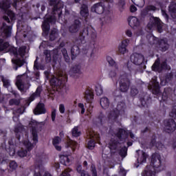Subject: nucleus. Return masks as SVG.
Masks as SVG:
<instances>
[{
  "label": "nucleus",
  "instance_id": "1",
  "mask_svg": "<svg viewBox=\"0 0 176 176\" xmlns=\"http://www.w3.org/2000/svg\"><path fill=\"white\" fill-rule=\"evenodd\" d=\"M49 5L52 7V15H45L41 25L43 36H48L50 32V24H56V19H60L63 16L64 3L61 0H48Z\"/></svg>",
  "mask_w": 176,
  "mask_h": 176
},
{
  "label": "nucleus",
  "instance_id": "2",
  "mask_svg": "<svg viewBox=\"0 0 176 176\" xmlns=\"http://www.w3.org/2000/svg\"><path fill=\"white\" fill-rule=\"evenodd\" d=\"M80 38L81 43L85 44V47L82 48L85 53H89V50H91V58L94 56V50H96V41L97 39V32L91 26H87L82 30L80 32Z\"/></svg>",
  "mask_w": 176,
  "mask_h": 176
},
{
  "label": "nucleus",
  "instance_id": "3",
  "mask_svg": "<svg viewBox=\"0 0 176 176\" xmlns=\"http://www.w3.org/2000/svg\"><path fill=\"white\" fill-rule=\"evenodd\" d=\"M166 166L162 164V157L154 153L151 156V165H147L142 173V176H156V173L163 171Z\"/></svg>",
  "mask_w": 176,
  "mask_h": 176
},
{
  "label": "nucleus",
  "instance_id": "4",
  "mask_svg": "<svg viewBox=\"0 0 176 176\" xmlns=\"http://www.w3.org/2000/svg\"><path fill=\"white\" fill-rule=\"evenodd\" d=\"M10 8V0H2L0 1V9L1 10H3L6 12V14L3 16V20L4 21H6L8 24H10V20L11 21H14V20H16V13L12 11L11 10H8ZM10 17V19H9Z\"/></svg>",
  "mask_w": 176,
  "mask_h": 176
},
{
  "label": "nucleus",
  "instance_id": "5",
  "mask_svg": "<svg viewBox=\"0 0 176 176\" xmlns=\"http://www.w3.org/2000/svg\"><path fill=\"white\" fill-rule=\"evenodd\" d=\"M68 82V75L62 72L58 77H53L50 80V83L52 87H54L57 90H61L65 87L66 83Z\"/></svg>",
  "mask_w": 176,
  "mask_h": 176
},
{
  "label": "nucleus",
  "instance_id": "6",
  "mask_svg": "<svg viewBox=\"0 0 176 176\" xmlns=\"http://www.w3.org/2000/svg\"><path fill=\"white\" fill-rule=\"evenodd\" d=\"M124 116L126 115V103L123 102H120L117 104V107L110 111L109 114V119L110 120H116L118 118H119V116Z\"/></svg>",
  "mask_w": 176,
  "mask_h": 176
},
{
  "label": "nucleus",
  "instance_id": "7",
  "mask_svg": "<svg viewBox=\"0 0 176 176\" xmlns=\"http://www.w3.org/2000/svg\"><path fill=\"white\" fill-rule=\"evenodd\" d=\"M152 38L148 39V43L150 45H156V43L158 44V49L161 52H167L168 50V47H170V45H168V43L167 41L164 39L159 40V38H155V37L151 36Z\"/></svg>",
  "mask_w": 176,
  "mask_h": 176
},
{
  "label": "nucleus",
  "instance_id": "8",
  "mask_svg": "<svg viewBox=\"0 0 176 176\" xmlns=\"http://www.w3.org/2000/svg\"><path fill=\"white\" fill-rule=\"evenodd\" d=\"M152 71L154 72H163V71H167L168 69V65L167 61L164 60L160 63V58H157L151 67Z\"/></svg>",
  "mask_w": 176,
  "mask_h": 176
},
{
  "label": "nucleus",
  "instance_id": "9",
  "mask_svg": "<svg viewBox=\"0 0 176 176\" xmlns=\"http://www.w3.org/2000/svg\"><path fill=\"white\" fill-rule=\"evenodd\" d=\"M9 47V51L10 53L14 54V57H17L19 56V50L16 47L10 46L9 42L3 40V38H0V52H6Z\"/></svg>",
  "mask_w": 176,
  "mask_h": 176
},
{
  "label": "nucleus",
  "instance_id": "10",
  "mask_svg": "<svg viewBox=\"0 0 176 176\" xmlns=\"http://www.w3.org/2000/svg\"><path fill=\"white\" fill-rule=\"evenodd\" d=\"M113 3H108L102 1L100 3H97L94 4L91 8V12H94V13H97V14H102L104 13V10H105V8H111V5H112Z\"/></svg>",
  "mask_w": 176,
  "mask_h": 176
},
{
  "label": "nucleus",
  "instance_id": "11",
  "mask_svg": "<svg viewBox=\"0 0 176 176\" xmlns=\"http://www.w3.org/2000/svg\"><path fill=\"white\" fill-rule=\"evenodd\" d=\"M130 135L131 138H134V133L129 132L123 128H119L116 133V137L120 140V141H124L129 138Z\"/></svg>",
  "mask_w": 176,
  "mask_h": 176
},
{
  "label": "nucleus",
  "instance_id": "12",
  "mask_svg": "<svg viewBox=\"0 0 176 176\" xmlns=\"http://www.w3.org/2000/svg\"><path fill=\"white\" fill-rule=\"evenodd\" d=\"M30 79L28 76L24 74L23 76H18L16 77V85L21 91H23L25 83H30Z\"/></svg>",
  "mask_w": 176,
  "mask_h": 176
},
{
  "label": "nucleus",
  "instance_id": "13",
  "mask_svg": "<svg viewBox=\"0 0 176 176\" xmlns=\"http://www.w3.org/2000/svg\"><path fill=\"white\" fill-rule=\"evenodd\" d=\"M164 131L168 133V134H171L174 133V131L176 130V123L174 119H168L164 121Z\"/></svg>",
  "mask_w": 176,
  "mask_h": 176
},
{
  "label": "nucleus",
  "instance_id": "14",
  "mask_svg": "<svg viewBox=\"0 0 176 176\" xmlns=\"http://www.w3.org/2000/svg\"><path fill=\"white\" fill-rule=\"evenodd\" d=\"M120 90L122 93H126L130 87V79L126 76H120Z\"/></svg>",
  "mask_w": 176,
  "mask_h": 176
},
{
  "label": "nucleus",
  "instance_id": "15",
  "mask_svg": "<svg viewBox=\"0 0 176 176\" xmlns=\"http://www.w3.org/2000/svg\"><path fill=\"white\" fill-rule=\"evenodd\" d=\"M131 61L135 65H144V58L142 54L138 53H133L131 55Z\"/></svg>",
  "mask_w": 176,
  "mask_h": 176
},
{
  "label": "nucleus",
  "instance_id": "16",
  "mask_svg": "<svg viewBox=\"0 0 176 176\" xmlns=\"http://www.w3.org/2000/svg\"><path fill=\"white\" fill-rule=\"evenodd\" d=\"M1 32L4 38H10L12 36V26L8 25L6 23L3 22L1 28Z\"/></svg>",
  "mask_w": 176,
  "mask_h": 176
},
{
  "label": "nucleus",
  "instance_id": "17",
  "mask_svg": "<svg viewBox=\"0 0 176 176\" xmlns=\"http://www.w3.org/2000/svg\"><path fill=\"white\" fill-rule=\"evenodd\" d=\"M80 25H82V22L79 19H75L73 23L68 27L69 32L70 34H76L79 31Z\"/></svg>",
  "mask_w": 176,
  "mask_h": 176
},
{
  "label": "nucleus",
  "instance_id": "18",
  "mask_svg": "<svg viewBox=\"0 0 176 176\" xmlns=\"http://www.w3.org/2000/svg\"><path fill=\"white\" fill-rule=\"evenodd\" d=\"M150 89L152 91L153 94H155V96L162 94V92L160 91V85L156 80H155L153 85L150 86Z\"/></svg>",
  "mask_w": 176,
  "mask_h": 176
},
{
  "label": "nucleus",
  "instance_id": "19",
  "mask_svg": "<svg viewBox=\"0 0 176 176\" xmlns=\"http://www.w3.org/2000/svg\"><path fill=\"white\" fill-rule=\"evenodd\" d=\"M34 115H43L44 113H46V109L45 108V104L41 102H38L34 111Z\"/></svg>",
  "mask_w": 176,
  "mask_h": 176
},
{
  "label": "nucleus",
  "instance_id": "20",
  "mask_svg": "<svg viewBox=\"0 0 176 176\" xmlns=\"http://www.w3.org/2000/svg\"><path fill=\"white\" fill-rule=\"evenodd\" d=\"M129 43H130L129 39H125L122 41L121 45L118 47V52L120 54H124V53L127 52V46H129Z\"/></svg>",
  "mask_w": 176,
  "mask_h": 176
},
{
  "label": "nucleus",
  "instance_id": "21",
  "mask_svg": "<svg viewBox=\"0 0 176 176\" xmlns=\"http://www.w3.org/2000/svg\"><path fill=\"white\" fill-rule=\"evenodd\" d=\"M85 99L87 102L90 104L93 100H94V94L93 92V89H90V88H87L85 92Z\"/></svg>",
  "mask_w": 176,
  "mask_h": 176
},
{
  "label": "nucleus",
  "instance_id": "22",
  "mask_svg": "<svg viewBox=\"0 0 176 176\" xmlns=\"http://www.w3.org/2000/svg\"><path fill=\"white\" fill-rule=\"evenodd\" d=\"M129 25L131 28H134L135 27H140V20L137 19L135 16H131L128 19Z\"/></svg>",
  "mask_w": 176,
  "mask_h": 176
},
{
  "label": "nucleus",
  "instance_id": "23",
  "mask_svg": "<svg viewBox=\"0 0 176 176\" xmlns=\"http://www.w3.org/2000/svg\"><path fill=\"white\" fill-rule=\"evenodd\" d=\"M160 24V19L153 16L148 23L147 27L149 30H151L153 27H156Z\"/></svg>",
  "mask_w": 176,
  "mask_h": 176
},
{
  "label": "nucleus",
  "instance_id": "24",
  "mask_svg": "<svg viewBox=\"0 0 176 176\" xmlns=\"http://www.w3.org/2000/svg\"><path fill=\"white\" fill-rule=\"evenodd\" d=\"M80 68V65H76L75 66H74L71 69V72L73 73L72 74H71V76L77 78L78 76H76V74L77 75H80L81 74Z\"/></svg>",
  "mask_w": 176,
  "mask_h": 176
},
{
  "label": "nucleus",
  "instance_id": "25",
  "mask_svg": "<svg viewBox=\"0 0 176 176\" xmlns=\"http://www.w3.org/2000/svg\"><path fill=\"white\" fill-rule=\"evenodd\" d=\"M32 140L35 144L38 142V125L32 126Z\"/></svg>",
  "mask_w": 176,
  "mask_h": 176
},
{
  "label": "nucleus",
  "instance_id": "26",
  "mask_svg": "<svg viewBox=\"0 0 176 176\" xmlns=\"http://www.w3.org/2000/svg\"><path fill=\"white\" fill-rule=\"evenodd\" d=\"M80 14L82 17L87 19L89 16V7L85 4H83L80 8Z\"/></svg>",
  "mask_w": 176,
  "mask_h": 176
},
{
  "label": "nucleus",
  "instance_id": "27",
  "mask_svg": "<svg viewBox=\"0 0 176 176\" xmlns=\"http://www.w3.org/2000/svg\"><path fill=\"white\" fill-rule=\"evenodd\" d=\"M100 106L103 109H108L109 108V99L107 97H103L100 98Z\"/></svg>",
  "mask_w": 176,
  "mask_h": 176
},
{
  "label": "nucleus",
  "instance_id": "28",
  "mask_svg": "<svg viewBox=\"0 0 176 176\" xmlns=\"http://www.w3.org/2000/svg\"><path fill=\"white\" fill-rule=\"evenodd\" d=\"M60 141L61 138L58 136H56L52 140V145H54L55 149H56V151H58L59 152L61 151V146H58V144H60Z\"/></svg>",
  "mask_w": 176,
  "mask_h": 176
},
{
  "label": "nucleus",
  "instance_id": "29",
  "mask_svg": "<svg viewBox=\"0 0 176 176\" xmlns=\"http://www.w3.org/2000/svg\"><path fill=\"white\" fill-rule=\"evenodd\" d=\"M57 38H58V30L54 28L50 33V41L53 42V41H56Z\"/></svg>",
  "mask_w": 176,
  "mask_h": 176
},
{
  "label": "nucleus",
  "instance_id": "30",
  "mask_svg": "<svg viewBox=\"0 0 176 176\" xmlns=\"http://www.w3.org/2000/svg\"><path fill=\"white\" fill-rule=\"evenodd\" d=\"M118 145H119V140H111L109 143V148L110 151H116L118 149Z\"/></svg>",
  "mask_w": 176,
  "mask_h": 176
},
{
  "label": "nucleus",
  "instance_id": "31",
  "mask_svg": "<svg viewBox=\"0 0 176 176\" xmlns=\"http://www.w3.org/2000/svg\"><path fill=\"white\" fill-rule=\"evenodd\" d=\"M13 64L15 65V71H17L18 68L20 67H23L24 64H25V60H21L20 58H16L12 60Z\"/></svg>",
  "mask_w": 176,
  "mask_h": 176
},
{
  "label": "nucleus",
  "instance_id": "32",
  "mask_svg": "<svg viewBox=\"0 0 176 176\" xmlns=\"http://www.w3.org/2000/svg\"><path fill=\"white\" fill-rule=\"evenodd\" d=\"M168 8L172 19H176V3L174 2L170 3Z\"/></svg>",
  "mask_w": 176,
  "mask_h": 176
},
{
  "label": "nucleus",
  "instance_id": "33",
  "mask_svg": "<svg viewBox=\"0 0 176 176\" xmlns=\"http://www.w3.org/2000/svg\"><path fill=\"white\" fill-rule=\"evenodd\" d=\"M60 162L63 166H69L71 163V160L68 155H60Z\"/></svg>",
  "mask_w": 176,
  "mask_h": 176
},
{
  "label": "nucleus",
  "instance_id": "34",
  "mask_svg": "<svg viewBox=\"0 0 176 176\" xmlns=\"http://www.w3.org/2000/svg\"><path fill=\"white\" fill-rule=\"evenodd\" d=\"M79 46L74 45L71 47L72 60H74L76 58L78 54H79Z\"/></svg>",
  "mask_w": 176,
  "mask_h": 176
},
{
  "label": "nucleus",
  "instance_id": "35",
  "mask_svg": "<svg viewBox=\"0 0 176 176\" xmlns=\"http://www.w3.org/2000/svg\"><path fill=\"white\" fill-rule=\"evenodd\" d=\"M170 91H171V88H165L164 92L162 94L161 101H166L168 99V96H170Z\"/></svg>",
  "mask_w": 176,
  "mask_h": 176
},
{
  "label": "nucleus",
  "instance_id": "36",
  "mask_svg": "<svg viewBox=\"0 0 176 176\" xmlns=\"http://www.w3.org/2000/svg\"><path fill=\"white\" fill-rule=\"evenodd\" d=\"M23 129L24 127L21 126H19L14 128L15 137L18 141H20V138H21V131H23Z\"/></svg>",
  "mask_w": 176,
  "mask_h": 176
},
{
  "label": "nucleus",
  "instance_id": "37",
  "mask_svg": "<svg viewBox=\"0 0 176 176\" xmlns=\"http://www.w3.org/2000/svg\"><path fill=\"white\" fill-rule=\"evenodd\" d=\"M23 145L26 148L25 151H28V152H31V150L34 149V144L31 143L28 140L23 141Z\"/></svg>",
  "mask_w": 176,
  "mask_h": 176
},
{
  "label": "nucleus",
  "instance_id": "38",
  "mask_svg": "<svg viewBox=\"0 0 176 176\" xmlns=\"http://www.w3.org/2000/svg\"><path fill=\"white\" fill-rule=\"evenodd\" d=\"M26 52H27V46L25 45L21 46L18 49V56H20L21 58H24V57L25 56Z\"/></svg>",
  "mask_w": 176,
  "mask_h": 176
},
{
  "label": "nucleus",
  "instance_id": "39",
  "mask_svg": "<svg viewBox=\"0 0 176 176\" xmlns=\"http://www.w3.org/2000/svg\"><path fill=\"white\" fill-rule=\"evenodd\" d=\"M107 63H109V65L110 67H114V68H116V69H118V68H119V67L118 66V64L116 63L115 60H113V58H112V57L107 56Z\"/></svg>",
  "mask_w": 176,
  "mask_h": 176
},
{
  "label": "nucleus",
  "instance_id": "40",
  "mask_svg": "<svg viewBox=\"0 0 176 176\" xmlns=\"http://www.w3.org/2000/svg\"><path fill=\"white\" fill-rule=\"evenodd\" d=\"M107 119V117L102 113H100V115L97 117V122L98 124H100V126H102L104 123L105 122V120Z\"/></svg>",
  "mask_w": 176,
  "mask_h": 176
},
{
  "label": "nucleus",
  "instance_id": "41",
  "mask_svg": "<svg viewBox=\"0 0 176 176\" xmlns=\"http://www.w3.org/2000/svg\"><path fill=\"white\" fill-rule=\"evenodd\" d=\"M76 146H78V142L75 141L70 140L67 143V148H71L73 152L76 149Z\"/></svg>",
  "mask_w": 176,
  "mask_h": 176
},
{
  "label": "nucleus",
  "instance_id": "42",
  "mask_svg": "<svg viewBox=\"0 0 176 176\" xmlns=\"http://www.w3.org/2000/svg\"><path fill=\"white\" fill-rule=\"evenodd\" d=\"M140 101L142 107H146V108H148V107H149V102L151 101V98H147V99L145 100V98H140Z\"/></svg>",
  "mask_w": 176,
  "mask_h": 176
},
{
  "label": "nucleus",
  "instance_id": "43",
  "mask_svg": "<svg viewBox=\"0 0 176 176\" xmlns=\"http://www.w3.org/2000/svg\"><path fill=\"white\" fill-rule=\"evenodd\" d=\"M117 5L120 12H123V10H124V7L126 6V0H118Z\"/></svg>",
  "mask_w": 176,
  "mask_h": 176
},
{
  "label": "nucleus",
  "instance_id": "44",
  "mask_svg": "<svg viewBox=\"0 0 176 176\" xmlns=\"http://www.w3.org/2000/svg\"><path fill=\"white\" fill-rule=\"evenodd\" d=\"M127 151L128 148L126 146L120 149L119 155L121 156V157H126V156H127Z\"/></svg>",
  "mask_w": 176,
  "mask_h": 176
},
{
  "label": "nucleus",
  "instance_id": "45",
  "mask_svg": "<svg viewBox=\"0 0 176 176\" xmlns=\"http://www.w3.org/2000/svg\"><path fill=\"white\" fill-rule=\"evenodd\" d=\"M110 78H111L113 83L118 85V76H116V72L111 71L109 74Z\"/></svg>",
  "mask_w": 176,
  "mask_h": 176
},
{
  "label": "nucleus",
  "instance_id": "46",
  "mask_svg": "<svg viewBox=\"0 0 176 176\" xmlns=\"http://www.w3.org/2000/svg\"><path fill=\"white\" fill-rule=\"evenodd\" d=\"M9 167L11 171H14L16 170L17 167H19V164H17V162H16V161L12 160L10 161L9 163Z\"/></svg>",
  "mask_w": 176,
  "mask_h": 176
},
{
  "label": "nucleus",
  "instance_id": "47",
  "mask_svg": "<svg viewBox=\"0 0 176 176\" xmlns=\"http://www.w3.org/2000/svg\"><path fill=\"white\" fill-rule=\"evenodd\" d=\"M95 147H96V140H94V139H91L87 142V148L92 151V149H94Z\"/></svg>",
  "mask_w": 176,
  "mask_h": 176
},
{
  "label": "nucleus",
  "instance_id": "48",
  "mask_svg": "<svg viewBox=\"0 0 176 176\" xmlns=\"http://www.w3.org/2000/svg\"><path fill=\"white\" fill-rule=\"evenodd\" d=\"M95 91L96 93V96H101L103 93L102 87L100 85H97L95 86Z\"/></svg>",
  "mask_w": 176,
  "mask_h": 176
},
{
  "label": "nucleus",
  "instance_id": "49",
  "mask_svg": "<svg viewBox=\"0 0 176 176\" xmlns=\"http://www.w3.org/2000/svg\"><path fill=\"white\" fill-rule=\"evenodd\" d=\"M61 52H62L63 56L65 58V61L66 63H69V56H68V52H67V49L63 48L61 50Z\"/></svg>",
  "mask_w": 176,
  "mask_h": 176
},
{
  "label": "nucleus",
  "instance_id": "50",
  "mask_svg": "<svg viewBox=\"0 0 176 176\" xmlns=\"http://www.w3.org/2000/svg\"><path fill=\"white\" fill-rule=\"evenodd\" d=\"M73 137H80V131H79V129H78V126H74V128L72 131Z\"/></svg>",
  "mask_w": 176,
  "mask_h": 176
},
{
  "label": "nucleus",
  "instance_id": "51",
  "mask_svg": "<svg viewBox=\"0 0 176 176\" xmlns=\"http://www.w3.org/2000/svg\"><path fill=\"white\" fill-rule=\"evenodd\" d=\"M28 153V151L27 150H19L16 152V155L19 157H25Z\"/></svg>",
  "mask_w": 176,
  "mask_h": 176
},
{
  "label": "nucleus",
  "instance_id": "52",
  "mask_svg": "<svg viewBox=\"0 0 176 176\" xmlns=\"http://www.w3.org/2000/svg\"><path fill=\"white\" fill-rule=\"evenodd\" d=\"M1 82H3V86L6 89H9L10 87V81L5 78H1Z\"/></svg>",
  "mask_w": 176,
  "mask_h": 176
},
{
  "label": "nucleus",
  "instance_id": "53",
  "mask_svg": "<svg viewBox=\"0 0 176 176\" xmlns=\"http://www.w3.org/2000/svg\"><path fill=\"white\" fill-rule=\"evenodd\" d=\"M9 105L12 106V105H16V107L20 105V100L16 99V98H12L9 100Z\"/></svg>",
  "mask_w": 176,
  "mask_h": 176
},
{
  "label": "nucleus",
  "instance_id": "54",
  "mask_svg": "<svg viewBox=\"0 0 176 176\" xmlns=\"http://www.w3.org/2000/svg\"><path fill=\"white\" fill-rule=\"evenodd\" d=\"M44 54L45 55V61H52V54L50 53V50H45Z\"/></svg>",
  "mask_w": 176,
  "mask_h": 176
},
{
  "label": "nucleus",
  "instance_id": "55",
  "mask_svg": "<svg viewBox=\"0 0 176 176\" xmlns=\"http://www.w3.org/2000/svg\"><path fill=\"white\" fill-rule=\"evenodd\" d=\"M90 171L91 173L92 176H98L97 174V168H96V165L93 164L91 165ZM87 176H90V175H87Z\"/></svg>",
  "mask_w": 176,
  "mask_h": 176
},
{
  "label": "nucleus",
  "instance_id": "56",
  "mask_svg": "<svg viewBox=\"0 0 176 176\" xmlns=\"http://www.w3.org/2000/svg\"><path fill=\"white\" fill-rule=\"evenodd\" d=\"M173 78H174V75L170 73H167L165 75V83H168V82H170V80H173Z\"/></svg>",
  "mask_w": 176,
  "mask_h": 176
},
{
  "label": "nucleus",
  "instance_id": "57",
  "mask_svg": "<svg viewBox=\"0 0 176 176\" xmlns=\"http://www.w3.org/2000/svg\"><path fill=\"white\" fill-rule=\"evenodd\" d=\"M156 140H157V136H156V134H153L151 136L150 142V145H151V146H155V145H156Z\"/></svg>",
  "mask_w": 176,
  "mask_h": 176
},
{
  "label": "nucleus",
  "instance_id": "58",
  "mask_svg": "<svg viewBox=\"0 0 176 176\" xmlns=\"http://www.w3.org/2000/svg\"><path fill=\"white\" fill-rule=\"evenodd\" d=\"M148 155L146 153L142 151V156L140 157V163H146Z\"/></svg>",
  "mask_w": 176,
  "mask_h": 176
},
{
  "label": "nucleus",
  "instance_id": "59",
  "mask_svg": "<svg viewBox=\"0 0 176 176\" xmlns=\"http://www.w3.org/2000/svg\"><path fill=\"white\" fill-rule=\"evenodd\" d=\"M42 87L38 86L36 89V91L34 93H33L37 98L41 97V94L42 93Z\"/></svg>",
  "mask_w": 176,
  "mask_h": 176
},
{
  "label": "nucleus",
  "instance_id": "60",
  "mask_svg": "<svg viewBox=\"0 0 176 176\" xmlns=\"http://www.w3.org/2000/svg\"><path fill=\"white\" fill-rule=\"evenodd\" d=\"M138 89L135 88V87H132L131 88V96L132 97H135V96H137V94H138Z\"/></svg>",
  "mask_w": 176,
  "mask_h": 176
},
{
  "label": "nucleus",
  "instance_id": "61",
  "mask_svg": "<svg viewBox=\"0 0 176 176\" xmlns=\"http://www.w3.org/2000/svg\"><path fill=\"white\" fill-rule=\"evenodd\" d=\"M133 3L136 6H144L145 5V0H140V3L136 2L135 0H131Z\"/></svg>",
  "mask_w": 176,
  "mask_h": 176
},
{
  "label": "nucleus",
  "instance_id": "62",
  "mask_svg": "<svg viewBox=\"0 0 176 176\" xmlns=\"http://www.w3.org/2000/svg\"><path fill=\"white\" fill-rule=\"evenodd\" d=\"M146 8L147 11H148V12H151V11L155 12L157 9L156 8V6H152V5L147 6Z\"/></svg>",
  "mask_w": 176,
  "mask_h": 176
},
{
  "label": "nucleus",
  "instance_id": "63",
  "mask_svg": "<svg viewBox=\"0 0 176 176\" xmlns=\"http://www.w3.org/2000/svg\"><path fill=\"white\" fill-rule=\"evenodd\" d=\"M56 109H52L51 113V118L52 122H56Z\"/></svg>",
  "mask_w": 176,
  "mask_h": 176
},
{
  "label": "nucleus",
  "instance_id": "64",
  "mask_svg": "<svg viewBox=\"0 0 176 176\" xmlns=\"http://www.w3.org/2000/svg\"><path fill=\"white\" fill-rule=\"evenodd\" d=\"M60 33L63 38H65V36H68V30L67 29H61Z\"/></svg>",
  "mask_w": 176,
  "mask_h": 176
}]
</instances>
